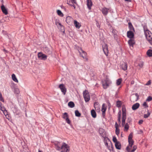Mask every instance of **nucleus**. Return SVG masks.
<instances>
[{"label":"nucleus","instance_id":"nucleus-1","mask_svg":"<svg viewBox=\"0 0 152 152\" xmlns=\"http://www.w3.org/2000/svg\"><path fill=\"white\" fill-rule=\"evenodd\" d=\"M56 148L57 150L60 151L62 150L61 152H69V146L64 142L63 143L62 145H61L59 142H56L55 143Z\"/></svg>","mask_w":152,"mask_h":152},{"label":"nucleus","instance_id":"nucleus-2","mask_svg":"<svg viewBox=\"0 0 152 152\" xmlns=\"http://www.w3.org/2000/svg\"><path fill=\"white\" fill-rule=\"evenodd\" d=\"M102 82L103 88L104 89H107L111 83L110 80L107 78Z\"/></svg>","mask_w":152,"mask_h":152},{"label":"nucleus","instance_id":"nucleus-3","mask_svg":"<svg viewBox=\"0 0 152 152\" xmlns=\"http://www.w3.org/2000/svg\"><path fill=\"white\" fill-rule=\"evenodd\" d=\"M83 95L85 101L86 102H88L90 100V96L88 91L86 90L83 91Z\"/></svg>","mask_w":152,"mask_h":152},{"label":"nucleus","instance_id":"nucleus-4","mask_svg":"<svg viewBox=\"0 0 152 152\" xmlns=\"http://www.w3.org/2000/svg\"><path fill=\"white\" fill-rule=\"evenodd\" d=\"M122 122L125 123V120L126 118V109L124 106L122 107Z\"/></svg>","mask_w":152,"mask_h":152},{"label":"nucleus","instance_id":"nucleus-5","mask_svg":"<svg viewBox=\"0 0 152 152\" xmlns=\"http://www.w3.org/2000/svg\"><path fill=\"white\" fill-rule=\"evenodd\" d=\"M145 34L146 39L148 40H151L152 39V34L151 32L148 30H146L145 31Z\"/></svg>","mask_w":152,"mask_h":152},{"label":"nucleus","instance_id":"nucleus-6","mask_svg":"<svg viewBox=\"0 0 152 152\" xmlns=\"http://www.w3.org/2000/svg\"><path fill=\"white\" fill-rule=\"evenodd\" d=\"M80 55L83 58H86L87 61L88 60V58H86L87 55L86 53L83 50L82 48H78L77 49Z\"/></svg>","mask_w":152,"mask_h":152},{"label":"nucleus","instance_id":"nucleus-7","mask_svg":"<svg viewBox=\"0 0 152 152\" xmlns=\"http://www.w3.org/2000/svg\"><path fill=\"white\" fill-rule=\"evenodd\" d=\"M38 57L40 60H46L47 58V56L41 52H39L38 53Z\"/></svg>","mask_w":152,"mask_h":152},{"label":"nucleus","instance_id":"nucleus-8","mask_svg":"<svg viewBox=\"0 0 152 152\" xmlns=\"http://www.w3.org/2000/svg\"><path fill=\"white\" fill-rule=\"evenodd\" d=\"M105 145L110 151L113 150L112 143L109 140H108L107 142L106 141L105 143Z\"/></svg>","mask_w":152,"mask_h":152},{"label":"nucleus","instance_id":"nucleus-9","mask_svg":"<svg viewBox=\"0 0 152 152\" xmlns=\"http://www.w3.org/2000/svg\"><path fill=\"white\" fill-rule=\"evenodd\" d=\"M59 88L61 90V92L65 95L66 91V89L63 84H61L59 86Z\"/></svg>","mask_w":152,"mask_h":152},{"label":"nucleus","instance_id":"nucleus-10","mask_svg":"<svg viewBox=\"0 0 152 152\" xmlns=\"http://www.w3.org/2000/svg\"><path fill=\"white\" fill-rule=\"evenodd\" d=\"M139 98V95L137 94L136 93L135 94H133L130 97V100L131 101H136Z\"/></svg>","mask_w":152,"mask_h":152},{"label":"nucleus","instance_id":"nucleus-11","mask_svg":"<svg viewBox=\"0 0 152 152\" xmlns=\"http://www.w3.org/2000/svg\"><path fill=\"white\" fill-rule=\"evenodd\" d=\"M74 20L73 19L69 16L66 17V22L69 25L71 24Z\"/></svg>","mask_w":152,"mask_h":152},{"label":"nucleus","instance_id":"nucleus-12","mask_svg":"<svg viewBox=\"0 0 152 152\" xmlns=\"http://www.w3.org/2000/svg\"><path fill=\"white\" fill-rule=\"evenodd\" d=\"M106 110V107L105 106L104 104H103L102 105V115L104 118L105 117V112Z\"/></svg>","mask_w":152,"mask_h":152},{"label":"nucleus","instance_id":"nucleus-13","mask_svg":"<svg viewBox=\"0 0 152 152\" xmlns=\"http://www.w3.org/2000/svg\"><path fill=\"white\" fill-rule=\"evenodd\" d=\"M121 67L122 69L125 71L127 70V65L126 63L123 62L121 64Z\"/></svg>","mask_w":152,"mask_h":152},{"label":"nucleus","instance_id":"nucleus-14","mask_svg":"<svg viewBox=\"0 0 152 152\" xmlns=\"http://www.w3.org/2000/svg\"><path fill=\"white\" fill-rule=\"evenodd\" d=\"M74 23L75 27L77 28H79L81 26V24L76 20H74Z\"/></svg>","mask_w":152,"mask_h":152},{"label":"nucleus","instance_id":"nucleus-15","mask_svg":"<svg viewBox=\"0 0 152 152\" xmlns=\"http://www.w3.org/2000/svg\"><path fill=\"white\" fill-rule=\"evenodd\" d=\"M115 133L116 134L118 135L119 134V129H118V125L117 123L116 122L115 124Z\"/></svg>","mask_w":152,"mask_h":152},{"label":"nucleus","instance_id":"nucleus-16","mask_svg":"<svg viewBox=\"0 0 152 152\" xmlns=\"http://www.w3.org/2000/svg\"><path fill=\"white\" fill-rule=\"evenodd\" d=\"M109 11V9L106 8H104L102 9V11L103 14L105 15H107Z\"/></svg>","mask_w":152,"mask_h":152},{"label":"nucleus","instance_id":"nucleus-17","mask_svg":"<svg viewBox=\"0 0 152 152\" xmlns=\"http://www.w3.org/2000/svg\"><path fill=\"white\" fill-rule=\"evenodd\" d=\"M1 8L3 12L5 15H7L8 14V12L6 8L4 7V5H2L1 7Z\"/></svg>","mask_w":152,"mask_h":152},{"label":"nucleus","instance_id":"nucleus-18","mask_svg":"<svg viewBox=\"0 0 152 152\" xmlns=\"http://www.w3.org/2000/svg\"><path fill=\"white\" fill-rule=\"evenodd\" d=\"M127 37L130 38H132L133 37L134 35L133 32L131 31H129L127 32Z\"/></svg>","mask_w":152,"mask_h":152},{"label":"nucleus","instance_id":"nucleus-19","mask_svg":"<svg viewBox=\"0 0 152 152\" xmlns=\"http://www.w3.org/2000/svg\"><path fill=\"white\" fill-rule=\"evenodd\" d=\"M75 3H76L75 0H67V4L70 6Z\"/></svg>","mask_w":152,"mask_h":152},{"label":"nucleus","instance_id":"nucleus-20","mask_svg":"<svg viewBox=\"0 0 152 152\" xmlns=\"http://www.w3.org/2000/svg\"><path fill=\"white\" fill-rule=\"evenodd\" d=\"M94 106L96 110L99 111L100 110V106L98 103L95 102L94 104Z\"/></svg>","mask_w":152,"mask_h":152},{"label":"nucleus","instance_id":"nucleus-21","mask_svg":"<svg viewBox=\"0 0 152 152\" xmlns=\"http://www.w3.org/2000/svg\"><path fill=\"white\" fill-rule=\"evenodd\" d=\"M140 106V104L139 103H137L133 104L132 107V109L133 110H135L137 109Z\"/></svg>","mask_w":152,"mask_h":152},{"label":"nucleus","instance_id":"nucleus-22","mask_svg":"<svg viewBox=\"0 0 152 152\" xmlns=\"http://www.w3.org/2000/svg\"><path fill=\"white\" fill-rule=\"evenodd\" d=\"M87 5L88 8L90 10L91 9V7L92 5V3L91 0H87Z\"/></svg>","mask_w":152,"mask_h":152},{"label":"nucleus","instance_id":"nucleus-23","mask_svg":"<svg viewBox=\"0 0 152 152\" xmlns=\"http://www.w3.org/2000/svg\"><path fill=\"white\" fill-rule=\"evenodd\" d=\"M115 146L117 149L120 150L121 148V144L119 142L115 143Z\"/></svg>","mask_w":152,"mask_h":152},{"label":"nucleus","instance_id":"nucleus-24","mask_svg":"<svg viewBox=\"0 0 152 152\" xmlns=\"http://www.w3.org/2000/svg\"><path fill=\"white\" fill-rule=\"evenodd\" d=\"M128 43L130 47H133V45L134 43V41L133 39H131L128 41Z\"/></svg>","mask_w":152,"mask_h":152},{"label":"nucleus","instance_id":"nucleus-25","mask_svg":"<svg viewBox=\"0 0 152 152\" xmlns=\"http://www.w3.org/2000/svg\"><path fill=\"white\" fill-rule=\"evenodd\" d=\"M12 80L15 82L18 83V81L16 78L15 75L13 74L12 75Z\"/></svg>","mask_w":152,"mask_h":152},{"label":"nucleus","instance_id":"nucleus-26","mask_svg":"<svg viewBox=\"0 0 152 152\" xmlns=\"http://www.w3.org/2000/svg\"><path fill=\"white\" fill-rule=\"evenodd\" d=\"M91 113L92 117L94 118H95L96 117V112L94 110H92L91 111Z\"/></svg>","mask_w":152,"mask_h":152},{"label":"nucleus","instance_id":"nucleus-27","mask_svg":"<svg viewBox=\"0 0 152 152\" xmlns=\"http://www.w3.org/2000/svg\"><path fill=\"white\" fill-rule=\"evenodd\" d=\"M108 48H102V50L104 52V54L107 56L108 55Z\"/></svg>","mask_w":152,"mask_h":152},{"label":"nucleus","instance_id":"nucleus-28","mask_svg":"<svg viewBox=\"0 0 152 152\" xmlns=\"http://www.w3.org/2000/svg\"><path fill=\"white\" fill-rule=\"evenodd\" d=\"M147 54L149 57L152 56V50H148L147 52Z\"/></svg>","mask_w":152,"mask_h":152},{"label":"nucleus","instance_id":"nucleus-29","mask_svg":"<svg viewBox=\"0 0 152 152\" xmlns=\"http://www.w3.org/2000/svg\"><path fill=\"white\" fill-rule=\"evenodd\" d=\"M68 106L71 107L73 108L75 106V104L73 102H70L68 103Z\"/></svg>","mask_w":152,"mask_h":152},{"label":"nucleus","instance_id":"nucleus-30","mask_svg":"<svg viewBox=\"0 0 152 152\" xmlns=\"http://www.w3.org/2000/svg\"><path fill=\"white\" fill-rule=\"evenodd\" d=\"M57 12L58 15L61 16V17H63L64 16V15L63 13L61 12L59 10H58L57 11Z\"/></svg>","mask_w":152,"mask_h":152},{"label":"nucleus","instance_id":"nucleus-31","mask_svg":"<svg viewBox=\"0 0 152 152\" xmlns=\"http://www.w3.org/2000/svg\"><path fill=\"white\" fill-rule=\"evenodd\" d=\"M128 141L129 145L131 147H132L134 143L133 140L132 139L129 140H128Z\"/></svg>","mask_w":152,"mask_h":152},{"label":"nucleus","instance_id":"nucleus-32","mask_svg":"<svg viewBox=\"0 0 152 152\" xmlns=\"http://www.w3.org/2000/svg\"><path fill=\"white\" fill-rule=\"evenodd\" d=\"M75 115L77 117H80L81 115L80 113L78 110H76L75 111Z\"/></svg>","mask_w":152,"mask_h":152},{"label":"nucleus","instance_id":"nucleus-33","mask_svg":"<svg viewBox=\"0 0 152 152\" xmlns=\"http://www.w3.org/2000/svg\"><path fill=\"white\" fill-rule=\"evenodd\" d=\"M129 126L128 123H126L124 126V131H127L129 129Z\"/></svg>","mask_w":152,"mask_h":152},{"label":"nucleus","instance_id":"nucleus-34","mask_svg":"<svg viewBox=\"0 0 152 152\" xmlns=\"http://www.w3.org/2000/svg\"><path fill=\"white\" fill-rule=\"evenodd\" d=\"M68 117V114L66 113H64L63 115L62 118L64 119H66V118Z\"/></svg>","mask_w":152,"mask_h":152},{"label":"nucleus","instance_id":"nucleus-35","mask_svg":"<svg viewBox=\"0 0 152 152\" xmlns=\"http://www.w3.org/2000/svg\"><path fill=\"white\" fill-rule=\"evenodd\" d=\"M150 113L148 110V113L146 114H145L144 115V117L145 118H148L150 115Z\"/></svg>","mask_w":152,"mask_h":152},{"label":"nucleus","instance_id":"nucleus-36","mask_svg":"<svg viewBox=\"0 0 152 152\" xmlns=\"http://www.w3.org/2000/svg\"><path fill=\"white\" fill-rule=\"evenodd\" d=\"M122 80L121 79H119L116 80V84L117 86L120 85L121 82Z\"/></svg>","mask_w":152,"mask_h":152},{"label":"nucleus","instance_id":"nucleus-37","mask_svg":"<svg viewBox=\"0 0 152 152\" xmlns=\"http://www.w3.org/2000/svg\"><path fill=\"white\" fill-rule=\"evenodd\" d=\"M121 102L120 101H118L116 102V106L118 107H120L121 106Z\"/></svg>","mask_w":152,"mask_h":152},{"label":"nucleus","instance_id":"nucleus-38","mask_svg":"<svg viewBox=\"0 0 152 152\" xmlns=\"http://www.w3.org/2000/svg\"><path fill=\"white\" fill-rule=\"evenodd\" d=\"M132 147H130V146L129 145L126 148V150H127L128 152H131V148Z\"/></svg>","mask_w":152,"mask_h":152},{"label":"nucleus","instance_id":"nucleus-39","mask_svg":"<svg viewBox=\"0 0 152 152\" xmlns=\"http://www.w3.org/2000/svg\"><path fill=\"white\" fill-rule=\"evenodd\" d=\"M104 131L102 129H100L99 130V134L102 136L103 134L104 133Z\"/></svg>","mask_w":152,"mask_h":152},{"label":"nucleus","instance_id":"nucleus-40","mask_svg":"<svg viewBox=\"0 0 152 152\" xmlns=\"http://www.w3.org/2000/svg\"><path fill=\"white\" fill-rule=\"evenodd\" d=\"M19 90L18 88H15L14 90V93L16 94H18L19 93Z\"/></svg>","mask_w":152,"mask_h":152},{"label":"nucleus","instance_id":"nucleus-41","mask_svg":"<svg viewBox=\"0 0 152 152\" xmlns=\"http://www.w3.org/2000/svg\"><path fill=\"white\" fill-rule=\"evenodd\" d=\"M0 109L2 111H4L5 110H6V108L5 107L1 105H0Z\"/></svg>","mask_w":152,"mask_h":152},{"label":"nucleus","instance_id":"nucleus-42","mask_svg":"<svg viewBox=\"0 0 152 152\" xmlns=\"http://www.w3.org/2000/svg\"><path fill=\"white\" fill-rule=\"evenodd\" d=\"M113 142L115 143H117V142H119L118 141H117V139L116 138V137H113Z\"/></svg>","mask_w":152,"mask_h":152},{"label":"nucleus","instance_id":"nucleus-43","mask_svg":"<svg viewBox=\"0 0 152 152\" xmlns=\"http://www.w3.org/2000/svg\"><path fill=\"white\" fill-rule=\"evenodd\" d=\"M152 100V98L151 96H148L147 99H146V101H148V102H150Z\"/></svg>","mask_w":152,"mask_h":152},{"label":"nucleus","instance_id":"nucleus-44","mask_svg":"<svg viewBox=\"0 0 152 152\" xmlns=\"http://www.w3.org/2000/svg\"><path fill=\"white\" fill-rule=\"evenodd\" d=\"M46 49L45 50L46 52H47V53H48V54H51L52 53V51H49V50H48V48H45Z\"/></svg>","mask_w":152,"mask_h":152},{"label":"nucleus","instance_id":"nucleus-45","mask_svg":"<svg viewBox=\"0 0 152 152\" xmlns=\"http://www.w3.org/2000/svg\"><path fill=\"white\" fill-rule=\"evenodd\" d=\"M56 24L58 26H59L61 27H62V25H61V23L58 21L56 22Z\"/></svg>","mask_w":152,"mask_h":152},{"label":"nucleus","instance_id":"nucleus-46","mask_svg":"<svg viewBox=\"0 0 152 152\" xmlns=\"http://www.w3.org/2000/svg\"><path fill=\"white\" fill-rule=\"evenodd\" d=\"M137 148V147L136 145H134L133 147V148L132 150H131V152H134Z\"/></svg>","mask_w":152,"mask_h":152},{"label":"nucleus","instance_id":"nucleus-47","mask_svg":"<svg viewBox=\"0 0 152 152\" xmlns=\"http://www.w3.org/2000/svg\"><path fill=\"white\" fill-rule=\"evenodd\" d=\"M66 122L69 124H70L71 123V121L69 119V117L66 118Z\"/></svg>","mask_w":152,"mask_h":152},{"label":"nucleus","instance_id":"nucleus-48","mask_svg":"<svg viewBox=\"0 0 152 152\" xmlns=\"http://www.w3.org/2000/svg\"><path fill=\"white\" fill-rule=\"evenodd\" d=\"M3 112L5 116H6L8 115V113L6 110L3 111Z\"/></svg>","mask_w":152,"mask_h":152},{"label":"nucleus","instance_id":"nucleus-49","mask_svg":"<svg viewBox=\"0 0 152 152\" xmlns=\"http://www.w3.org/2000/svg\"><path fill=\"white\" fill-rule=\"evenodd\" d=\"M132 135L131 133H130L128 137V140H132Z\"/></svg>","mask_w":152,"mask_h":152},{"label":"nucleus","instance_id":"nucleus-50","mask_svg":"<svg viewBox=\"0 0 152 152\" xmlns=\"http://www.w3.org/2000/svg\"><path fill=\"white\" fill-rule=\"evenodd\" d=\"M129 27L130 28V29H132V28H133V30H134V28H133L132 25V24L131 23H129Z\"/></svg>","mask_w":152,"mask_h":152},{"label":"nucleus","instance_id":"nucleus-51","mask_svg":"<svg viewBox=\"0 0 152 152\" xmlns=\"http://www.w3.org/2000/svg\"><path fill=\"white\" fill-rule=\"evenodd\" d=\"M143 106L144 107H145V108L148 107L146 102H144V103L143 104Z\"/></svg>","mask_w":152,"mask_h":152},{"label":"nucleus","instance_id":"nucleus-52","mask_svg":"<svg viewBox=\"0 0 152 152\" xmlns=\"http://www.w3.org/2000/svg\"><path fill=\"white\" fill-rule=\"evenodd\" d=\"M151 83V80H149L145 84L146 85L148 86L150 85Z\"/></svg>","mask_w":152,"mask_h":152},{"label":"nucleus","instance_id":"nucleus-53","mask_svg":"<svg viewBox=\"0 0 152 152\" xmlns=\"http://www.w3.org/2000/svg\"><path fill=\"white\" fill-rule=\"evenodd\" d=\"M121 112L120 111L118 113V118H121Z\"/></svg>","mask_w":152,"mask_h":152},{"label":"nucleus","instance_id":"nucleus-54","mask_svg":"<svg viewBox=\"0 0 152 152\" xmlns=\"http://www.w3.org/2000/svg\"><path fill=\"white\" fill-rule=\"evenodd\" d=\"M143 122V120H140L138 122V124H142Z\"/></svg>","mask_w":152,"mask_h":152},{"label":"nucleus","instance_id":"nucleus-55","mask_svg":"<svg viewBox=\"0 0 152 152\" xmlns=\"http://www.w3.org/2000/svg\"><path fill=\"white\" fill-rule=\"evenodd\" d=\"M118 121L119 124L121 123V118H118Z\"/></svg>","mask_w":152,"mask_h":152},{"label":"nucleus","instance_id":"nucleus-56","mask_svg":"<svg viewBox=\"0 0 152 152\" xmlns=\"http://www.w3.org/2000/svg\"><path fill=\"white\" fill-rule=\"evenodd\" d=\"M138 65L140 67H142L143 66V64L142 63H141V64H138Z\"/></svg>","mask_w":152,"mask_h":152},{"label":"nucleus","instance_id":"nucleus-57","mask_svg":"<svg viewBox=\"0 0 152 152\" xmlns=\"http://www.w3.org/2000/svg\"><path fill=\"white\" fill-rule=\"evenodd\" d=\"M128 120L129 121L128 122H129L130 121H131V119L130 118H128Z\"/></svg>","mask_w":152,"mask_h":152},{"label":"nucleus","instance_id":"nucleus-58","mask_svg":"<svg viewBox=\"0 0 152 152\" xmlns=\"http://www.w3.org/2000/svg\"><path fill=\"white\" fill-rule=\"evenodd\" d=\"M125 123L122 122L121 125L122 126H125Z\"/></svg>","mask_w":152,"mask_h":152},{"label":"nucleus","instance_id":"nucleus-59","mask_svg":"<svg viewBox=\"0 0 152 152\" xmlns=\"http://www.w3.org/2000/svg\"><path fill=\"white\" fill-rule=\"evenodd\" d=\"M71 6H73L74 7V9H75L76 7L74 4H73L72 5H71Z\"/></svg>","mask_w":152,"mask_h":152},{"label":"nucleus","instance_id":"nucleus-60","mask_svg":"<svg viewBox=\"0 0 152 152\" xmlns=\"http://www.w3.org/2000/svg\"><path fill=\"white\" fill-rule=\"evenodd\" d=\"M4 52L5 53H7V51L5 50V49H4L3 50Z\"/></svg>","mask_w":152,"mask_h":152},{"label":"nucleus","instance_id":"nucleus-61","mask_svg":"<svg viewBox=\"0 0 152 152\" xmlns=\"http://www.w3.org/2000/svg\"><path fill=\"white\" fill-rule=\"evenodd\" d=\"M126 1H128L130 2L132 0H124Z\"/></svg>","mask_w":152,"mask_h":152},{"label":"nucleus","instance_id":"nucleus-62","mask_svg":"<svg viewBox=\"0 0 152 152\" xmlns=\"http://www.w3.org/2000/svg\"><path fill=\"white\" fill-rule=\"evenodd\" d=\"M140 132L141 133H142L143 132V131H142V130H140Z\"/></svg>","mask_w":152,"mask_h":152},{"label":"nucleus","instance_id":"nucleus-63","mask_svg":"<svg viewBox=\"0 0 152 152\" xmlns=\"http://www.w3.org/2000/svg\"><path fill=\"white\" fill-rule=\"evenodd\" d=\"M38 152H42L40 150H39Z\"/></svg>","mask_w":152,"mask_h":152},{"label":"nucleus","instance_id":"nucleus-64","mask_svg":"<svg viewBox=\"0 0 152 152\" xmlns=\"http://www.w3.org/2000/svg\"><path fill=\"white\" fill-rule=\"evenodd\" d=\"M1 102H0V105H1Z\"/></svg>","mask_w":152,"mask_h":152}]
</instances>
